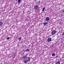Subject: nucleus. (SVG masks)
<instances>
[{
	"mask_svg": "<svg viewBox=\"0 0 64 64\" xmlns=\"http://www.w3.org/2000/svg\"><path fill=\"white\" fill-rule=\"evenodd\" d=\"M56 32V31L55 30H54L52 31L51 32L52 35H54Z\"/></svg>",
	"mask_w": 64,
	"mask_h": 64,
	"instance_id": "nucleus-1",
	"label": "nucleus"
},
{
	"mask_svg": "<svg viewBox=\"0 0 64 64\" xmlns=\"http://www.w3.org/2000/svg\"><path fill=\"white\" fill-rule=\"evenodd\" d=\"M38 7H39V6L37 5H36L35 6H34V9H36L38 8Z\"/></svg>",
	"mask_w": 64,
	"mask_h": 64,
	"instance_id": "nucleus-2",
	"label": "nucleus"
},
{
	"mask_svg": "<svg viewBox=\"0 0 64 64\" xmlns=\"http://www.w3.org/2000/svg\"><path fill=\"white\" fill-rule=\"evenodd\" d=\"M27 56H23V59H27Z\"/></svg>",
	"mask_w": 64,
	"mask_h": 64,
	"instance_id": "nucleus-3",
	"label": "nucleus"
},
{
	"mask_svg": "<svg viewBox=\"0 0 64 64\" xmlns=\"http://www.w3.org/2000/svg\"><path fill=\"white\" fill-rule=\"evenodd\" d=\"M46 20L47 21H49V18L48 17H47L46 18Z\"/></svg>",
	"mask_w": 64,
	"mask_h": 64,
	"instance_id": "nucleus-4",
	"label": "nucleus"
},
{
	"mask_svg": "<svg viewBox=\"0 0 64 64\" xmlns=\"http://www.w3.org/2000/svg\"><path fill=\"white\" fill-rule=\"evenodd\" d=\"M52 40V39H51V38H49L48 39V42H50V41H51Z\"/></svg>",
	"mask_w": 64,
	"mask_h": 64,
	"instance_id": "nucleus-5",
	"label": "nucleus"
},
{
	"mask_svg": "<svg viewBox=\"0 0 64 64\" xmlns=\"http://www.w3.org/2000/svg\"><path fill=\"white\" fill-rule=\"evenodd\" d=\"M27 62H28V60H26L24 61V63H27Z\"/></svg>",
	"mask_w": 64,
	"mask_h": 64,
	"instance_id": "nucleus-6",
	"label": "nucleus"
},
{
	"mask_svg": "<svg viewBox=\"0 0 64 64\" xmlns=\"http://www.w3.org/2000/svg\"><path fill=\"white\" fill-rule=\"evenodd\" d=\"M20 2H21V0H18V4H19V3H20Z\"/></svg>",
	"mask_w": 64,
	"mask_h": 64,
	"instance_id": "nucleus-7",
	"label": "nucleus"
},
{
	"mask_svg": "<svg viewBox=\"0 0 64 64\" xmlns=\"http://www.w3.org/2000/svg\"><path fill=\"white\" fill-rule=\"evenodd\" d=\"M52 56H55V54L54 53H52Z\"/></svg>",
	"mask_w": 64,
	"mask_h": 64,
	"instance_id": "nucleus-8",
	"label": "nucleus"
},
{
	"mask_svg": "<svg viewBox=\"0 0 64 64\" xmlns=\"http://www.w3.org/2000/svg\"><path fill=\"white\" fill-rule=\"evenodd\" d=\"M22 38L21 37H20L18 38V39L19 40V41H21Z\"/></svg>",
	"mask_w": 64,
	"mask_h": 64,
	"instance_id": "nucleus-9",
	"label": "nucleus"
},
{
	"mask_svg": "<svg viewBox=\"0 0 64 64\" xmlns=\"http://www.w3.org/2000/svg\"><path fill=\"white\" fill-rule=\"evenodd\" d=\"M48 24V22H45L44 23V25H47Z\"/></svg>",
	"mask_w": 64,
	"mask_h": 64,
	"instance_id": "nucleus-10",
	"label": "nucleus"
},
{
	"mask_svg": "<svg viewBox=\"0 0 64 64\" xmlns=\"http://www.w3.org/2000/svg\"><path fill=\"white\" fill-rule=\"evenodd\" d=\"M30 57H28V61H30Z\"/></svg>",
	"mask_w": 64,
	"mask_h": 64,
	"instance_id": "nucleus-11",
	"label": "nucleus"
},
{
	"mask_svg": "<svg viewBox=\"0 0 64 64\" xmlns=\"http://www.w3.org/2000/svg\"><path fill=\"white\" fill-rule=\"evenodd\" d=\"M45 7H44L43 8V10H42V11H44V10H45Z\"/></svg>",
	"mask_w": 64,
	"mask_h": 64,
	"instance_id": "nucleus-12",
	"label": "nucleus"
},
{
	"mask_svg": "<svg viewBox=\"0 0 64 64\" xmlns=\"http://www.w3.org/2000/svg\"><path fill=\"white\" fill-rule=\"evenodd\" d=\"M2 22H0V26H1L2 25Z\"/></svg>",
	"mask_w": 64,
	"mask_h": 64,
	"instance_id": "nucleus-13",
	"label": "nucleus"
},
{
	"mask_svg": "<svg viewBox=\"0 0 64 64\" xmlns=\"http://www.w3.org/2000/svg\"><path fill=\"white\" fill-rule=\"evenodd\" d=\"M30 51V50L28 49H27L26 50V52L27 51Z\"/></svg>",
	"mask_w": 64,
	"mask_h": 64,
	"instance_id": "nucleus-14",
	"label": "nucleus"
},
{
	"mask_svg": "<svg viewBox=\"0 0 64 64\" xmlns=\"http://www.w3.org/2000/svg\"><path fill=\"white\" fill-rule=\"evenodd\" d=\"M7 40H9V39H10V38H9V37H8L7 38Z\"/></svg>",
	"mask_w": 64,
	"mask_h": 64,
	"instance_id": "nucleus-15",
	"label": "nucleus"
},
{
	"mask_svg": "<svg viewBox=\"0 0 64 64\" xmlns=\"http://www.w3.org/2000/svg\"><path fill=\"white\" fill-rule=\"evenodd\" d=\"M38 4L40 3V1H38Z\"/></svg>",
	"mask_w": 64,
	"mask_h": 64,
	"instance_id": "nucleus-16",
	"label": "nucleus"
},
{
	"mask_svg": "<svg viewBox=\"0 0 64 64\" xmlns=\"http://www.w3.org/2000/svg\"><path fill=\"white\" fill-rule=\"evenodd\" d=\"M56 64H60L59 62H57Z\"/></svg>",
	"mask_w": 64,
	"mask_h": 64,
	"instance_id": "nucleus-17",
	"label": "nucleus"
},
{
	"mask_svg": "<svg viewBox=\"0 0 64 64\" xmlns=\"http://www.w3.org/2000/svg\"><path fill=\"white\" fill-rule=\"evenodd\" d=\"M59 37H60V36H57V38H59Z\"/></svg>",
	"mask_w": 64,
	"mask_h": 64,
	"instance_id": "nucleus-18",
	"label": "nucleus"
},
{
	"mask_svg": "<svg viewBox=\"0 0 64 64\" xmlns=\"http://www.w3.org/2000/svg\"><path fill=\"white\" fill-rule=\"evenodd\" d=\"M58 57V56H56V57H57H57Z\"/></svg>",
	"mask_w": 64,
	"mask_h": 64,
	"instance_id": "nucleus-19",
	"label": "nucleus"
},
{
	"mask_svg": "<svg viewBox=\"0 0 64 64\" xmlns=\"http://www.w3.org/2000/svg\"><path fill=\"white\" fill-rule=\"evenodd\" d=\"M24 50H22V51H24Z\"/></svg>",
	"mask_w": 64,
	"mask_h": 64,
	"instance_id": "nucleus-20",
	"label": "nucleus"
},
{
	"mask_svg": "<svg viewBox=\"0 0 64 64\" xmlns=\"http://www.w3.org/2000/svg\"><path fill=\"white\" fill-rule=\"evenodd\" d=\"M61 33H62V32H61Z\"/></svg>",
	"mask_w": 64,
	"mask_h": 64,
	"instance_id": "nucleus-21",
	"label": "nucleus"
},
{
	"mask_svg": "<svg viewBox=\"0 0 64 64\" xmlns=\"http://www.w3.org/2000/svg\"><path fill=\"white\" fill-rule=\"evenodd\" d=\"M24 52H25V51H24Z\"/></svg>",
	"mask_w": 64,
	"mask_h": 64,
	"instance_id": "nucleus-22",
	"label": "nucleus"
}]
</instances>
